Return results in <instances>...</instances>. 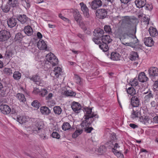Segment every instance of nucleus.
Masks as SVG:
<instances>
[{
  "instance_id": "f257e3e1",
  "label": "nucleus",
  "mask_w": 158,
  "mask_h": 158,
  "mask_svg": "<svg viewBox=\"0 0 158 158\" xmlns=\"http://www.w3.org/2000/svg\"><path fill=\"white\" fill-rule=\"evenodd\" d=\"M125 25L122 24V27L123 29H119L117 34L121 37L125 38L126 35L128 36L131 38V42L129 43H125L123 44L126 46H127L134 48L138 44V40L136 37L135 33L136 31V27L133 26L129 22V19L127 20Z\"/></svg>"
},
{
  "instance_id": "f03ea898",
  "label": "nucleus",
  "mask_w": 158,
  "mask_h": 158,
  "mask_svg": "<svg viewBox=\"0 0 158 158\" xmlns=\"http://www.w3.org/2000/svg\"><path fill=\"white\" fill-rule=\"evenodd\" d=\"M85 115L84 116V120L82 122L81 124V126L83 129L89 127L90 125L96 118L98 119V115L94 114L92 111V109L88 108L85 107L84 109Z\"/></svg>"
},
{
  "instance_id": "7ed1b4c3",
  "label": "nucleus",
  "mask_w": 158,
  "mask_h": 158,
  "mask_svg": "<svg viewBox=\"0 0 158 158\" xmlns=\"http://www.w3.org/2000/svg\"><path fill=\"white\" fill-rule=\"evenodd\" d=\"M102 43L99 45V48L104 52H106L109 49L108 44L110 43L112 40L110 35H106L103 36L102 38Z\"/></svg>"
},
{
  "instance_id": "20e7f679",
  "label": "nucleus",
  "mask_w": 158,
  "mask_h": 158,
  "mask_svg": "<svg viewBox=\"0 0 158 158\" xmlns=\"http://www.w3.org/2000/svg\"><path fill=\"white\" fill-rule=\"evenodd\" d=\"M46 58L47 61L52 64L53 66H55L58 64V59L53 53H50L48 54L46 56Z\"/></svg>"
},
{
  "instance_id": "39448f33",
  "label": "nucleus",
  "mask_w": 158,
  "mask_h": 158,
  "mask_svg": "<svg viewBox=\"0 0 158 158\" xmlns=\"http://www.w3.org/2000/svg\"><path fill=\"white\" fill-rule=\"evenodd\" d=\"M10 32L6 30L0 31V41L5 42L7 41L10 37Z\"/></svg>"
},
{
  "instance_id": "423d86ee",
  "label": "nucleus",
  "mask_w": 158,
  "mask_h": 158,
  "mask_svg": "<svg viewBox=\"0 0 158 158\" xmlns=\"http://www.w3.org/2000/svg\"><path fill=\"white\" fill-rule=\"evenodd\" d=\"M41 129V125H40L38 123L31 125L27 128L28 131L35 134L40 132Z\"/></svg>"
},
{
  "instance_id": "0eeeda50",
  "label": "nucleus",
  "mask_w": 158,
  "mask_h": 158,
  "mask_svg": "<svg viewBox=\"0 0 158 158\" xmlns=\"http://www.w3.org/2000/svg\"><path fill=\"white\" fill-rule=\"evenodd\" d=\"M149 76L153 81L155 77L158 75V69L156 67H151L148 70Z\"/></svg>"
},
{
  "instance_id": "6e6552de",
  "label": "nucleus",
  "mask_w": 158,
  "mask_h": 158,
  "mask_svg": "<svg viewBox=\"0 0 158 158\" xmlns=\"http://www.w3.org/2000/svg\"><path fill=\"white\" fill-rule=\"evenodd\" d=\"M96 15L100 19H103L107 15V11L104 9H100L97 10Z\"/></svg>"
},
{
  "instance_id": "1a4fd4ad",
  "label": "nucleus",
  "mask_w": 158,
  "mask_h": 158,
  "mask_svg": "<svg viewBox=\"0 0 158 158\" xmlns=\"http://www.w3.org/2000/svg\"><path fill=\"white\" fill-rule=\"evenodd\" d=\"M91 6V8L95 10L101 6L102 4H104L102 0H94L91 3H89Z\"/></svg>"
},
{
  "instance_id": "9d476101",
  "label": "nucleus",
  "mask_w": 158,
  "mask_h": 158,
  "mask_svg": "<svg viewBox=\"0 0 158 158\" xmlns=\"http://www.w3.org/2000/svg\"><path fill=\"white\" fill-rule=\"evenodd\" d=\"M80 5L84 15L86 18H88L89 16V10L86 4L83 2H81L80 3Z\"/></svg>"
},
{
  "instance_id": "9b49d317",
  "label": "nucleus",
  "mask_w": 158,
  "mask_h": 158,
  "mask_svg": "<svg viewBox=\"0 0 158 158\" xmlns=\"http://www.w3.org/2000/svg\"><path fill=\"white\" fill-rule=\"evenodd\" d=\"M139 96L138 95L133 96L131 100V104L132 106L137 107L139 106Z\"/></svg>"
},
{
  "instance_id": "f8f14e48",
  "label": "nucleus",
  "mask_w": 158,
  "mask_h": 158,
  "mask_svg": "<svg viewBox=\"0 0 158 158\" xmlns=\"http://www.w3.org/2000/svg\"><path fill=\"white\" fill-rule=\"evenodd\" d=\"M0 110L4 114H8L11 111V109L9 106L6 105L2 104L0 106Z\"/></svg>"
},
{
  "instance_id": "ddd939ff",
  "label": "nucleus",
  "mask_w": 158,
  "mask_h": 158,
  "mask_svg": "<svg viewBox=\"0 0 158 158\" xmlns=\"http://www.w3.org/2000/svg\"><path fill=\"white\" fill-rule=\"evenodd\" d=\"M31 80L35 82V84L38 85L42 86L43 85V81L37 75L33 76L31 78Z\"/></svg>"
},
{
  "instance_id": "4468645a",
  "label": "nucleus",
  "mask_w": 158,
  "mask_h": 158,
  "mask_svg": "<svg viewBox=\"0 0 158 158\" xmlns=\"http://www.w3.org/2000/svg\"><path fill=\"white\" fill-rule=\"evenodd\" d=\"M73 16L75 20L78 24H80L81 20V16L79 12L77 10H73Z\"/></svg>"
},
{
  "instance_id": "2eb2a0df",
  "label": "nucleus",
  "mask_w": 158,
  "mask_h": 158,
  "mask_svg": "<svg viewBox=\"0 0 158 158\" xmlns=\"http://www.w3.org/2000/svg\"><path fill=\"white\" fill-rule=\"evenodd\" d=\"M17 19L23 24H25L29 20L26 15H19L17 16Z\"/></svg>"
},
{
  "instance_id": "dca6fc26",
  "label": "nucleus",
  "mask_w": 158,
  "mask_h": 158,
  "mask_svg": "<svg viewBox=\"0 0 158 158\" xmlns=\"http://www.w3.org/2000/svg\"><path fill=\"white\" fill-rule=\"evenodd\" d=\"M71 107L75 112L79 113L81 110V106L79 103L74 102L72 103Z\"/></svg>"
},
{
  "instance_id": "f3484780",
  "label": "nucleus",
  "mask_w": 158,
  "mask_h": 158,
  "mask_svg": "<svg viewBox=\"0 0 158 158\" xmlns=\"http://www.w3.org/2000/svg\"><path fill=\"white\" fill-rule=\"evenodd\" d=\"M37 46L40 50H47V45L44 41L42 40H40L38 41L37 44Z\"/></svg>"
},
{
  "instance_id": "a211bd4d",
  "label": "nucleus",
  "mask_w": 158,
  "mask_h": 158,
  "mask_svg": "<svg viewBox=\"0 0 158 158\" xmlns=\"http://www.w3.org/2000/svg\"><path fill=\"white\" fill-rule=\"evenodd\" d=\"M143 94H146L144 97V99L145 101L147 102H149L150 99L153 97V94L152 93V91L149 89H148L147 92H144Z\"/></svg>"
},
{
  "instance_id": "6ab92c4d",
  "label": "nucleus",
  "mask_w": 158,
  "mask_h": 158,
  "mask_svg": "<svg viewBox=\"0 0 158 158\" xmlns=\"http://www.w3.org/2000/svg\"><path fill=\"white\" fill-rule=\"evenodd\" d=\"M16 19L13 18H10L7 20V23L9 27L11 28L16 26L17 24Z\"/></svg>"
},
{
  "instance_id": "aec40b11",
  "label": "nucleus",
  "mask_w": 158,
  "mask_h": 158,
  "mask_svg": "<svg viewBox=\"0 0 158 158\" xmlns=\"http://www.w3.org/2000/svg\"><path fill=\"white\" fill-rule=\"evenodd\" d=\"M104 31L103 30L100 29H97L94 30V35L97 38L102 37L103 35Z\"/></svg>"
},
{
  "instance_id": "412c9836",
  "label": "nucleus",
  "mask_w": 158,
  "mask_h": 158,
  "mask_svg": "<svg viewBox=\"0 0 158 158\" xmlns=\"http://www.w3.org/2000/svg\"><path fill=\"white\" fill-rule=\"evenodd\" d=\"M138 79L140 82H144L147 81L148 78L144 72H141L138 75Z\"/></svg>"
},
{
  "instance_id": "4be33fe9",
  "label": "nucleus",
  "mask_w": 158,
  "mask_h": 158,
  "mask_svg": "<svg viewBox=\"0 0 158 158\" xmlns=\"http://www.w3.org/2000/svg\"><path fill=\"white\" fill-rule=\"evenodd\" d=\"M143 41L145 45L147 46L151 47L153 45L154 42L151 37L144 38Z\"/></svg>"
},
{
  "instance_id": "5701e85b",
  "label": "nucleus",
  "mask_w": 158,
  "mask_h": 158,
  "mask_svg": "<svg viewBox=\"0 0 158 158\" xmlns=\"http://www.w3.org/2000/svg\"><path fill=\"white\" fill-rule=\"evenodd\" d=\"M148 31L151 36L155 37L158 35V31L155 28L151 27L149 28Z\"/></svg>"
},
{
  "instance_id": "b1692460",
  "label": "nucleus",
  "mask_w": 158,
  "mask_h": 158,
  "mask_svg": "<svg viewBox=\"0 0 158 158\" xmlns=\"http://www.w3.org/2000/svg\"><path fill=\"white\" fill-rule=\"evenodd\" d=\"M146 2V0H135V3L137 7L140 8L144 7Z\"/></svg>"
},
{
  "instance_id": "393cba45",
  "label": "nucleus",
  "mask_w": 158,
  "mask_h": 158,
  "mask_svg": "<svg viewBox=\"0 0 158 158\" xmlns=\"http://www.w3.org/2000/svg\"><path fill=\"white\" fill-rule=\"evenodd\" d=\"M120 56L119 54L116 52H112L111 54L110 59L114 61H117L120 60Z\"/></svg>"
},
{
  "instance_id": "a878e982",
  "label": "nucleus",
  "mask_w": 158,
  "mask_h": 158,
  "mask_svg": "<svg viewBox=\"0 0 158 158\" xmlns=\"http://www.w3.org/2000/svg\"><path fill=\"white\" fill-rule=\"evenodd\" d=\"M40 111L42 114L44 115H48L51 112L50 110L46 106L41 107L40 109Z\"/></svg>"
},
{
  "instance_id": "bb28decb",
  "label": "nucleus",
  "mask_w": 158,
  "mask_h": 158,
  "mask_svg": "<svg viewBox=\"0 0 158 158\" xmlns=\"http://www.w3.org/2000/svg\"><path fill=\"white\" fill-rule=\"evenodd\" d=\"M24 31L25 34L28 36L31 35L33 33L32 28L29 25L25 27Z\"/></svg>"
},
{
  "instance_id": "cd10ccee",
  "label": "nucleus",
  "mask_w": 158,
  "mask_h": 158,
  "mask_svg": "<svg viewBox=\"0 0 158 158\" xmlns=\"http://www.w3.org/2000/svg\"><path fill=\"white\" fill-rule=\"evenodd\" d=\"M1 7L2 11L4 13L8 12L10 9V6L8 2L5 4H2Z\"/></svg>"
},
{
  "instance_id": "c85d7f7f",
  "label": "nucleus",
  "mask_w": 158,
  "mask_h": 158,
  "mask_svg": "<svg viewBox=\"0 0 158 158\" xmlns=\"http://www.w3.org/2000/svg\"><path fill=\"white\" fill-rule=\"evenodd\" d=\"M17 120L20 124H23L27 120V118L25 116H19L17 118Z\"/></svg>"
},
{
  "instance_id": "c756f323",
  "label": "nucleus",
  "mask_w": 158,
  "mask_h": 158,
  "mask_svg": "<svg viewBox=\"0 0 158 158\" xmlns=\"http://www.w3.org/2000/svg\"><path fill=\"white\" fill-rule=\"evenodd\" d=\"M141 113L140 111L138 110H133L132 113L131 114V117L133 119L136 118H140Z\"/></svg>"
},
{
  "instance_id": "7c9ffc66",
  "label": "nucleus",
  "mask_w": 158,
  "mask_h": 158,
  "mask_svg": "<svg viewBox=\"0 0 158 158\" xmlns=\"http://www.w3.org/2000/svg\"><path fill=\"white\" fill-rule=\"evenodd\" d=\"M7 2L10 7H16L19 4L18 0H8Z\"/></svg>"
},
{
  "instance_id": "2f4dec72",
  "label": "nucleus",
  "mask_w": 158,
  "mask_h": 158,
  "mask_svg": "<svg viewBox=\"0 0 158 158\" xmlns=\"http://www.w3.org/2000/svg\"><path fill=\"white\" fill-rule=\"evenodd\" d=\"M62 72V69L60 67H55L53 71L56 77H58L61 74V72Z\"/></svg>"
},
{
  "instance_id": "473e14b6",
  "label": "nucleus",
  "mask_w": 158,
  "mask_h": 158,
  "mask_svg": "<svg viewBox=\"0 0 158 158\" xmlns=\"http://www.w3.org/2000/svg\"><path fill=\"white\" fill-rule=\"evenodd\" d=\"M16 97L20 102H24L26 100L24 95L22 94L18 93L17 94Z\"/></svg>"
},
{
  "instance_id": "72a5a7b5",
  "label": "nucleus",
  "mask_w": 158,
  "mask_h": 158,
  "mask_svg": "<svg viewBox=\"0 0 158 158\" xmlns=\"http://www.w3.org/2000/svg\"><path fill=\"white\" fill-rule=\"evenodd\" d=\"M138 59V55L137 52H132L130 56V59L132 60H136Z\"/></svg>"
},
{
  "instance_id": "f704fd0d",
  "label": "nucleus",
  "mask_w": 158,
  "mask_h": 158,
  "mask_svg": "<svg viewBox=\"0 0 158 158\" xmlns=\"http://www.w3.org/2000/svg\"><path fill=\"white\" fill-rule=\"evenodd\" d=\"M64 94L67 96H75L76 94L75 92L71 90H66L64 92Z\"/></svg>"
},
{
  "instance_id": "c9c22d12",
  "label": "nucleus",
  "mask_w": 158,
  "mask_h": 158,
  "mask_svg": "<svg viewBox=\"0 0 158 158\" xmlns=\"http://www.w3.org/2000/svg\"><path fill=\"white\" fill-rule=\"evenodd\" d=\"M128 94L131 96H133L136 94V91L134 88L132 87H129L126 90Z\"/></svg>"
},
{
  "instance_id": "e433bc0d",
  "label": "nucleus",
  "mask_w": 158,
  "mask_h": 158,
  "mask_svg": "<svg viewBox=\"0 0 158 158\" xmlns=\"http://www.w3.org/2000/svg\"><path fill=\"white\" fill-rule=\"evenodd\" d=\"M54 112L56 114L60 115L62 112V110L59 106H55L53 108Z\"/></svg>"
},
{
  "instance_id": "4c0bfd02",
  "label": "nucleus",
  "mask_w": 158,
  "mask_h": 158,
  "mask_svg": "<svg viewBox=\"0 0 158 158\" xmlns=\"http://www.w3.org/2000/svg\"><path fill=\"white\" fill-rule=\"evenodd\" d=\"M82 131L83 130L82 129H78L72 135V137L74 138H77L82 133Z\"/></svg>"
},
{
  "instance_id": "58836bf2",
  "label": "nucleus",
  "mask_w": 158,
  "mask_h": 158,
  "mask_svg": "<svg viewBox=\"0 0 158 158\" xmlns=\"http://www.w3.org/2000/svg\"><path fill=\"white\" fill-rule=\"evenodd\" d=\"M62 128L63 130L66 131L69 129L71 128V126L69 123L64 122L62 125Z\"/></svg>"
},
{
  "instance_id": "ea45409f",
  "label": "nucleus",
  "mask_w": 158,
  "mask_h": 158,
  "mask_svg": "<svg viewBox=\"0 0 158 158\" xmlns=\"http://www.w3.org/2000/svg\"><path fill=\"white\" fill-rule=\"evenodd\" d=\"M14 78L16 80L19 79L21 77V74L19 72H15L13 75Z\"/></svg>"
},
{
  "instance_id": "a19ab883",
  "label": "nucleus",
  "mask_w": 158,
  "mask_h": 158,
  "mask_svg": "<svg viewBox=\"0 0 158 158\" xmlns=\"http://www.w3.org/2000/svg\"><path fill=\"white\" fill-rule=\"evenodd\" d=\"M3 88L2 84L0 83V96L4 97L5 95V91L2 89Z\"/></svg>"
},
{
  "instance_id": "79ce46f5",
  "label": "nucleus",
  "mask_w": 158,
  "mask_h": 158,
  "mask_svg": "<svg viewBox=\"0 0 158 158\" xmlns=\"http://www.w3.org/2000/svg\"><path fill=\"white\" fill-rule=\"evenodd\" d=\"M146 10H152L153 7L151 3H146L144 6Z\"/></svg>"
},
{
  "instance_id": "37998d69",
  "label": "nucleus",
  "mask_w": 158,
  "mask_h": 158,
  "mask_svg": "<svg viewBox=\"0 0 158 158\" xmlns=\"http://www.w3.org/2000/svg\"><path fill=\"white\" fill-rule=\"evenodd\" d=\"M104 30L108 34L111 33V29L109 25H105L104 26Z\"/></svg>"
},
{
  "instance_id": "c03bdc74",
  "label": "nucleus",
  "mask_w": 158,
  "mask_h": 158,
  "mask_svg": "<svg viewBox=\"0 0 158 158\" xmlns=\"http://www.w3.org/2000/svg\"><path fill=\"white\" fill-rule=\"evenodd\" d=\"M150 120L148 117L145 116L144 118L143 117H141L140 118V121L141 122H143L145 124H147L149 123V121Z\"/></svg>"
},
{
  "instance_id": "a18cd8bd",
  "label": "nucleus",
  "mask_w": 158,
  "mask_h": 158,
  "mask_svg": "<svg viewBox=\"0 0 158 158\" xmlns=\"http://www.w3.org/2000/svg\"><path fill=\"white\" fill-rule=\"evenodd\" d=\"M3 72L7 75H10L12 74V73L11 69L9 68H5L3 70Z\"/></svg>"
},
{
  "instance_id": "49530a36",
  "label": "nucleus",
  "mask_w": 158,
  "mask_h": 158,
  "mask_svg": "<svg viewBox=\"0 0 158 158\" xmlns=\"http://www.w3.org/2000/svg\"><path fill=\"white\" fill-rule=\"evenodd\" d=\"M40 91L39 95L42 97H44L48 92L46 89H42L41 90H40Z\"/></svg>"
},
{
  "instance_id": "de8ad7c7",
  "label": "nucleus",
  "mask_w": 158,
  "mask_h": 158,
  "mask_svg": "<svg viewBox=\"0 0 158 158\" xmlns=\"http://www.w3.org/2000/svg\"><path fill=\"white\" fill-rule=\"evenodd\" d=\"M113 153L116 155L119 158H123V155L119 151H114V152H113Z\"/></svg>"
},
{
  "instance_id": "09e8293b",
  "label": "nucleus",
  "mask_w": 158,
  "mask_h": 158,
  "mask_svg": "<svg viewBox=\"0 0 158 158\" xmlns=\"http://www.w3.org/2000/svg\"><path fill=\"white\" fill-rule=\"evenodd\" d=\"M13 51L12 50H8L6 52L5 54L6 56L8 58L12 57L14 55Z\"/></svg>"
},
{
  "instance_id": "8fccbe9b",
  "label": "nucleus",
  "mask_w": 158,
  "mask_h": 158,
  "mask_svg": "<svg viewBox=\"0 0 158 158\" xmlns=\"http://www.w3.org/2000/svg\"><path fill=\"white\" fill-rule=\"evenodd\" d=\"M52 136L57 139H60V135L56 132H53L52 134Z\"/></svg>"
},
{
  "instance_id": "3c124183",
  "label": "nucleus",
  "mask_w": 158,
  "mask_h": 158,
  "mask_svg": "<svg viewBox=\"0 0 158 158\" xmlns=\"http://www.w3.org/2000/svg\"><path fill=\"white\" fill-rule=\"evenodd\" d=\"M105 147L104 146H100L98 149V151L100 153H102L106 151Z\"/></svg>"
},
{
  "instance_id": "603ef678",
  "label": "nucleus",
  "mask_w": 158,
  "mask_h": 158,
  "mask_svg": "<svg viewBox=\"0 0 158 158\" xmlns=\"http://www.w3.org/2000/svg\"><path fill=\"white\" fill-rule=\"evenodd\" d=\"M39 103L37 101H34L31 103L32 106L37 108L39 107Z\"/></svg>"
},
{
  "instance_id": "864d4df0",
  "label": "nucleus",
  "mask_w": 158,
  "mask_h": 158,
  "mask_svg": "<svg viewBox=\"0 0 158 158\" xmlns=\"http://www.w3.org/2000/svg\"><path fill=\"white\" fill-rule=\"evenodd\" d=\"M40 92V90L38 88L35 87L34 88L32 93L35 94H39V95Z\"/></svg>"
},
{
  "instance_id": "5fc2aeb1",
  "label": "nucleus",
  "mask_w": 158,
  "mask_h": 158,
  "mask_svg": "<svg viewBox=\"0 0 158 158\" xmlns=\"http://www.w3.org/2000/svg\"><path fill=\"white\" fill-rule=\"evenodd\" d=\"M138 83L137 80L135 78L132 81H131V86H136L138 85Z\"/></svg>"
},
{
  "instance_id": "6e6d98bb",
  "label": "nucleus",
  "mask_w": 158,
  "mask_h": 158,
  "mask_svg": "<svg viewBox=\"0 0 158 158\" xmlns=\"http://www.w3.org/2000/svg\"><path fill=\"white\" fill-rule=\"evenodd\" d=\"M93 40L95 44H98L99 46V45L102 44V43H101L100 41L99 40V38H94L93 39Z\"/></svg>"
},
{
  "instance_id": "4d7b16f0",
  "label": "nucleus",
  "mask_w": 158,
  "mask_h": 158,
  "mask_svg": "<svg viewBox=\"0 0 158 158\" xmlns=\"http://www.w3.org/2000/svg\"><path fill=\"white\" fill-rule=\"evenodd\" d=\"M76 78L77 83L79 85H81V79L80 77L77 75L76 77Z\"/></svg>"
},
{
  "instance_id": "13d9d810",
  "label": "nucleus",
  "mask_w": 158,
  "mask_h": 158,
  "mask_svg": "<svg viewBox=\"0 0 158 158\" xmlns=\"http://www.w3.org/2000/svg\"><path fill=\"white\" fill-rule=\"evenodd\" d=\"M85 130V131L87 133H90L93 128L92 127H88L87 128H83Z\"/></svg>"
},
{
  "instance_id": "bf43d9fd",
  "label": "nucleus",
  "mask_w": 158,
  "mask_h": 158,
  "mask_svg": "<svg viewBox=\"0 0 158 158\" xmlns=\"http://www.w3.org/2000/svg\"><path fill=\"white\" fill-rule=\"evenodd\" d=\"M25 3L26 4V5H25V4L24 3V4L25 6H26L25 8H29L30 7V4L29 3V2L28 0H25L24 1Z\"/></svg>"
},
{
  "instance_id": "052dcab7",
  "label": "nucleus",
  "mask_w": 158,
  "mask_h": 158,
  "mask_svg": "<svg viewBox=\"0 0 158 158\" xmlns=\"http://www.w3.org/2000/svg\"><path fill=\"white\" fill-rule=\"evenodd\" d=\"M53 97V94L52 93H50L48 94V95L46 96L45 98L46 100H51Z\"/></svg>"
},
{
  "instance_id": "680f3d73",
  "label": "nucleus",
  "mask_w": 158,
  "mask_h": 158,
  "mask_svg": "<svg viewBox=\"0 0 158 158\" xmlns=\"http://www.w3.org/2000/svg\"><path fill=\"white\" fill-rule=\"evenodd\" d=\"M119 146H118V144L117 143H115L114 144V148H113L112 149V152H114V151H118L117 150V149L118 148H119Z\"/></svg>"
},
{
  "instance_id": "e2e57ef3",
  "label": "nucleus",
  "mask_w": 158,
  "mask_h": 158,
  "mask_svg": "<svg viewBox=\"0 0 158 158\" xmlns=\"http://www.w3.org/2000/svg\"><path fill=\"white\" fill-rule=\"evenodd\" d=\"M59 16L60 18H61L63 20L65 21H69V20L67 18H65V17L63 16L61 14H60L59 15Z\"/></svg>"
},
{
  "instance_id": "0e129e2a",
  "label": "nucleus",
  "mask_w": 158,
  "mask_h": 158,
  "mask_svg": "<svg viewBox=\"0 0 158 158\" xmlns=\"http://www.w3.org/2000/svg\"><path fill=\"white\" fill-rule=\"evenodd\" d=\"M114 0H102V2L104 4H107L108 2H112Z\"/></svg>"
},
{
  "instance_id": "69168bd1",
  "label": "nucleus",
  "mask_w": 158,
  "mask_h": 158,
  "mask_svg": "<svg viewBox=\"0 0 158 158\" xmlns=\"http://www.w3.org/2000/svg\"><path fill=\"white\" fill-rule=\"evenodd\" d=\"M153 121L154 123H158V116H156L153 118Z\"/></svg>"
},
{
  "instance_id": "338daca9",
  "label": "nucleus",
  "mask_w": 158,
  "mask_h": 158,
  "mask_svg": "<svg viewBox=\"0 0 158 158\" xmlns=\"http://www.w3.org/2000/svg\"><path fill=\"white\" fill-rule=\"evenodd\" d=\"M21 35V34L20 33H19L17 34H16L15 36V39H16V40H20V38L21 37L20 36Z\"/></svg>"
},
{
  "instance_id": "774afa93",
  "label": "nucleus",
  "mask_w": 158,
  "mask_h": 158,
  "mask_svg": "<svg viewBox=\"0 0 158 158\" xmlns=\"http://www.w3.org/2000/svg\"><path fill=\"white\" fill-rule=\"evenodd\" d=\"M129 126L131 128L135 129L138 127V126L134 124L131 123L129 124Z\"/></svg>"
}]
</instances>
